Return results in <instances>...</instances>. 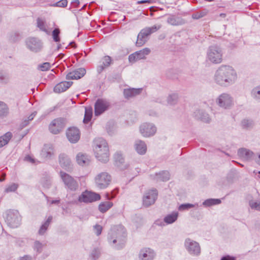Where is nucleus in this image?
<instances>
[{"instance_id":"obj_6","label":"nucleus","mask_w":260,"mask_h":260,"mask_svg":"<svg viewBox=\"0 0 260 260\" xmlns=\"http://www.w3.org/2000/svg\"><path fill=\"white\" fill-rule=\"evenodd\" d=\"M222 53L220 47L217 46L210 47L207 52L208 59L213 63H220L222 61Z\"/></svg>"},{"instance_id":"obj_60","label":"nucleus","mask_w":260,"mask_h":260,"mask_svg":"<svg viewBox=\"0 0 260 260\" xmlns=\"http://www.w3.org/2000/svg\"><path fill=\"white\" fill-rule=\"evenodd\" d=\"M29 122V121L27 119L24 120L20 125L21 128H23L26 126H27Z\"/></svg>"},{"instance_id":"obj_37","label":"nucleus","mask_w":260,"mask_h":260,"mask_svg":"<svg viewBox=\"0 0 260 260\" xmlns=\"http://www.w3.org/2000/svg\"><path fill=\"white\" fill-rule=\"evenodd\" d=\"M10 75L9 74L4 71H0V83L1 84H7L10 81Z\"/></svg>"},{"instance_id":"obj_14","label":"nucleus","mask_w":260,"mask_h":260,"mask_svg":"<svg viewBox=\"0 0 260 260\" xmlns=\"http://www.w3.org/2000/svg\"><path fill=\"white\" fill-rule=\"evenodd\" d=\"M140 131L143 136L149 137L155 134L156 127L152 123H144L140 126Z\"/></svg>"},{"instance_id":"obj_29","label":"nucleus","mask_w":260,"mask_h":260,"mask_svg":"<svg viewBox=\"0 0 260 260\" xmlns=\"http://www.w3.org/2000/svg\"><path fill=\"white\" fill-rule=\"evenodd\" d=\"M37 27L40 30L45 32L47 35H49L50 31L48 29V26L44 18L38 17L37 19Z\"/></svg>"},{"instance_id":"obj_3","label":"nucleus","mask_w":260,"mask_h":260,"mask_svg":"<svg viewBox=\"0 0 260 260\" xmlns=\"http://www.w3.org/2000/svg\"><path fill=\"white\" fill-rule=\"evenodd\" d=\"M126 233L124 228L119 226L117 229V232L112 231L111 235L108 237L109 242H112L113 244L118 242V244L116 246V248H122L125 243Z\"/></svg>"},{"instance_id":"obj_25","label":"nucleus","mask_w":260,"mask_h":260,"mask_svg":"<svg viewBox=\"0 0 260 260\" xmlns=\"http://www.w3.org/2000/svg\"><path fill=\"white\" fill-rule=\"evenodd\" d=\"M70 81L61 82L56 84L54 87V91L56 93H60L67 90L72 84Z\"/></svg>"},{"instance_id":"obj_57","label":"nucleus","mask_w":260,"mask_h":260,"mask_svg":"<svg viewBox=\"0 0 260 260\" xmlns=\"http://www.w3.org/2000/svg\"><path fill=\"white\" fill-rule=\"evenodd\" d=\"M220 260H236V258L228 255L222 256Z\"/></svg>"},{"instance_id":"obj_61","label":"nucleus","mask_w":260,"mask_h":260,"mask_svg":"<svg viewBox=\"0 0 260 260\" xmlns=\"http://www.w3.org/2000/svg\"><path fill=\"white\" fill-rule=\"evenodd\" d=\"M37 114V112L36 111H35L33 113H32L27 118V120L29 121H31L34 118V117H35V116Z\"/></svg>"},{"instance_id":"obj_63","label":"nucleus","mask_w":260,"mask_h":260,"mask_svg":"<svg viewBox=\"0 0 260 260\" xmlns=\"http://www.w3.org/2000/svg\"><path fill=\"white\" fill-rule=\"evenodd\" d=\"M19 260H31V256L26 255L23 257H20Z\"/></svg>"},{"instance_id":"obj_7","label":"nucleus","mask_w":260,"mask_h":260,"mask_svg":"<svg viewBox=\"0 0 260 260\" xmlns=\"http://www.w3.org/2000/svg\"><path fill=\"white\" fill-rule=\"evenodd\" d=\"M216 103L220 107L229 109L234 105V98L230 94L224 92L218 96Z\"/></svg>"},{"instance_id":"obj_34","label":"nucleus","mask_w":260,"mask_h":260,"mask_svg":"<svg viewBox=\"0 0 260 260\" xmlns=\"http://www.w3.org/2000/svg\"><path fill=\"white\" fill-rule=\"evenodd\" d=\"M113 204L110 201L102 202L99 205V210L102 213H105L110 209Z\"/></svg>"},{"instance_id":"obj_50","label":"nucleus","mask_w":260,"mask_h":260,"mask_svg":"<svg viewBox=\"0 0 260 260\" xmlns=\"http://www.w3.org/2000/svg\"><path fill=\"white\" fill-rule=\"evenodd\" d=\"M111 62V58L110 56L107 55L102 58V64L106 68L110 66Z\"/></svg>"},{"instance_id":"obj_15","label":"nucleus","mask_w":260,"mask_h":260,"mask_svg":"<svg viewBox=\"0 0 260 260\" xmlns=\"http://www.w3.org/2000/svg\"><path fill=\"white\" fill-rule=\"evenodd\" d=\"M150 52L151 50L149 48H145L129 55L128 60L130 62H135L139 60L144 59L146 58V56L148 55Z\"/></svg>"},{"instance_id":"obj_27","label":"nucleus","mask_w":260,"mask_h":260,"mask_svg":"<svg viewBox=\"0 0 260 260\" xmlns=\"http://www.w3.org/2000/svg\"><path fill=\"white\" fill-rule=\"evenodd\" d=\"M194 114L197 119H200L203 122L209 123L211 120L209 114L203 110L199 109L196 110Z\"/></svg>"},{"instance_id":"obj_38","label":"nucleus","mask_w":260,"mask_h":260,"mask_svg":"<svg viewBox=\"0 0 260 260\" xmlns=\"http://www.w3.org/2000/svg\"><path fill=\"white\" fill-rule=\"evenodd\" d=\"M252 98L257 102H260V85L253 88L251 91Z\"/></svg>"},{"instance_id":"obj_55","label":"nucleus","mask_w":260,"mask_h":260,"mask_svg":"<svg viewBox=\"0 0 260 260\" xmlns=\"http://www.w3.org/2000/svg\"><path fill=\"white\" fill-rule=\"evenodd\" d=\"M94 231L97 236H99L102 231V227L100 225L96 224L94 226Z\"/></svg>"},{"instance_id":"obj_5","label":"nucleus","mask_w":260,"mask_h":260,"mask_svg":"<svg viewBox=\"0 0 260 260\" xmlns=\"http://www.w3.org/2000/svg\"><path fill=\"white\" fill-rule=\"evenodd\" d=\"M59 174L66 189L73 191L78 189L79 184L74 177L63 171H60Z\"/></svg>"},{"instance_id":"obj_1","label":"nucleus","mask_w":260,"mask_h":260,"mask_svg":"<svg viewBox=\"0 0 260 260\" xmlns=\"http://www.w3.org/2000/svg\"><path fill=\"white\" fill-rule=\"evenodd\" d=\"M237 73L235 70L229 66H221L216 71L214 81L216 83L222 87H228L234 84L237 80Z\"/></svg>"},{"instance_id":"obj_26","label":"nucleus","mask_w":260,"mask_h":260,"mask_svg":"<svg viewBox=\"0 0 260 260\" xmlns=\"http://www.w3.org/2000/svg\"><path fill=\"white\" fill-rule=\"evenodd\" d=\"M54 148L51 144H45L42 150L41 155L45 158H51L54 155Z\"/></svg>"},{"instance_id":"obj_17","label":"nucleus","mask_w":260,"mask_h":260,"mask_svg":"<svg viewBox=\"0 0 260 260\" xmlns=\"http://www.w3.org/2000/svg\"><path fill=\"white\" fill-rule=\"evenodd\" d=\"M26 44L27 48L35 52L40 51L43 47L41 41L36 38L28 39L26 41Z\"/></svg>"},{"instance_id":"obj_21","label":"nucleus","mask_w":260,"mask_h":260,"mask_svg":"<svg viewBox=\"0 0 260 260\" xmlns=\"http://www.w3.org/2000/svg\"><path fill=\"white\" fill-rule=\"evenodd\" d=\"M238 155L242 159L246 161H249L252 159L254 160L255 158V156L252 151L244 148L238 150Z\"/></svg>"},{"instance_id":"obj_19","label":"nucleus","mask_w":260,"mask_h":260,"mask_svg":"<svg viewBox=\"0 0 260 260\" xmlns=\"http://www.w3.org/2000/svg\"><path fill=\"white\" fill-rule=\"evenodd\" d=\"M59 164L61 168L67 171L71 172L73 170V164L71 160L66 154L62 153L59 155Z\"/></svg>"},{"instance_id":"obj_9","label":"nucleus","mask_w":260,"mask_h":260,"mask_svg":"<svg viewBox=\"0 0 260 260\" xmlns=\"http://www.w3.org/2000/svg\"><path fill=\"white\" fill-rule=\"evenodd\" d=\"M184 246L188 252L193 256H199L201 254V247L199 243L190 238H187L184 242Z\"/></svg>"},{"instance_id":"obj_40","label":"nucleus","mask_w":260,"mask_h":260,"mask_svg":"<svg viewBox=\"0 0 260 260\" xmlns=\"http://www.w3.org/2000/svg\"><path fill=\"white\" fill-rule=\"evenodd\" d=\"M46 246V243H42L39 241H36L34 242L33 248L37 254H40L43 251V248Z\"/></svg>"},{"instance_id":"obj_45","label":"nucleus","mask_w":260,"mask_h":260,"mask_svg":"<svg viewBox=\"0 0 260 260\" xmlns=\"http://www.w3.org/2000/svg\"><path fill=\"white\" fill-rule=\"evenodd\" d=\"M18 186H19V185L18 184L15 183H13L8 185L6 187V188L5 189V192L9 193L10 192H14L17 189Z\"/></svg>"},{"instance_id":"obj_54","label":"nucleus","mask_w":260,"mask_h":260,"mask_svg":"<svg viewBox=\"0 0 260 260\" xmlns=\"http://www.w3.org/2000/svg\"><path fill=\"white\" fill-rule=\"evenodd\" d=\"M118 189H114V190H113L111 194H110L109 193H107L106 194V199L108 200H110L112 199H113L114 198H115V197L116 196V194L118 193Z\"/></svg>"},{"instance_id":"obj_52","label":"nucleus","mask_w":260,"mask_h":260,"mask_svg":"<svg viewBox=\"0 0 260 260\" xmlns=\"http://www.w3.org/2000/svg\"><path fill=\"white\" fill-rule=\"evenodd\" d=\"M241 124L243 128H247L252 126L253 122L252 121L244 119L242 121Z\"/></svg>"},{"instance_id":"obj_10","label":"nucleus","mask_w":260,"mask_h":260,"mask_svg":"<svg viewBox=\"0 0 260 260\" xmlns=\"http://www.w3.org/2000/svg\"><path fill=\"white\" fill-rule=\"evenodd\" d=\"M66 126V119L57 118L53 120L49 125V132L54 135L58 134L63 131Z\"/></svg>"},{"instance_id":"obj_20","label":"nucleus","mask_w":260,"mask_h":260,"mask_svg":"<svg viewBox=\"0 0 260 260\" xmlns=\"http://www.w3.org/2000/svg\"><path fill=\"white\" fill-rule=\"evenodd\" d=\"M155 253L153 250L149 248H144L140 251L139 260H153Z\"/></svg>"},{"instance_id":"obj_23","label":"nucleus","mask_w":260,"mask_h":260,"mask_svg":"<svg viewBox=\"0 0 260 260\" xmlns=\"http://www.w3.org/2000/svg\"><path fill=\"white\" fill-rule=\"evenodd\" d=\"M86 74V70L84 68H79L70 72L67 75L68 80H77L83 77Z\"/></svg>"},{"instance_id":"obj_22","label":"nucleus","mask_w":260,"mask_h":260,"mask_svg":"<svg viewBox=\"0 0 260 260\" xmlns=\"http://www.w3.org/2000/svg\"><path fill=\"white\" fill-rule=\"evenodd\" d=\"M76 159L77 163L82 167L89 166L91 161L90 157L82 152H79L77 154Z\"/></svg>"},{"instance_id":"obj_8","label":"nucleus","mask_w":260,"mask_h":260,"mask_svg":"<svg viewBox=\"0 0 260 260\" xmlns=\"http://www.w3.org/2000/svg\"><path fill=\"white\" fill-rule=\"evenodd\" d=\"M96 186L101 189L107 188L111 181V176L107 172H102L94 179Z\"/></svg>"},{"instance_id":"obj_31","label":"nucleus","mask_w":260,"mask_h":260,"mask_svg":"<svg viewBox=\"0 0 260 260\" xmlns=\"http://www.w3.org/2000/svg\"><path fill=\"white\" fill-rule=\"evenodd\" d=\"M12 137V133L10 132H8L0 137V148L8 144Z\"/></svg>"},{"instance_id":"obj_62","label":"nucleus","mask_w":260,"mask_h":260,"mask_svg":"<svg viewBox=\"0 0 260 260\" xmlns=\"http://www.w3.org/2000/svg\"><path fill=\"white\" fill-rule=\"evenodd\" d=\"M46 198L47 199L48 202L50 203V204H57L60 202L59 200H52L50 202L47 197H46Z\"/></svg>"},{"instance_id":"obj_30","label":"nucleus","mask_w":260,"mask_h":260,"mask_svg":"<svg viewBox=\"0 0 260 260\" xmlns=\"http://www.w3.org/2000/svg\"><path fill=\"white\" fill-rule=\"evenodd\" d=\"M142 91V88H128L123 91L124 96L126 99H129L139 94Z\"/></svg>"},{"instance_id":"obj_12","label":"nucleus","mask_w":260,"mask_h":260,"mask_svg":"<svg viewBox=\"0 0 260 260\" xmlns=\"http://www.w3.org/2000/svg\"><path fill=\"white\" fill-rule=\"evenodd\" d=\"M158 195L156 189L147 190L143 198V204L145 207H148L154 204Z\"/></svg>"},{"instance_id":"obj_44","label":"nucleus","mask_w":260,"mask_h":260,"mask_svg":"<svg viewBox=\"0 0 260 260\" xmlns=\"http://www.w3.org/2000/svg\"><path fill=\"white\" fill-rule=\"evenodd\" d=\"M198 207V204H189V203L183 204L179 206L178 210L180 211H184V210H188L191 208Z\"/></svg>"},{"instance_id":"obj_13","label":"nucleus","mask_w":260,"mask_h":260,"mask_svg":"<svg viewBox=\"0 0 260 260\" xmlns=\"http://www.w3.org/2000/svg\"><path fill=\"white\" fill-rule=\"evenodd\" d=\"M6 221L10 227L17 228L20 224V217L18 212H10L7 214Z\"/></svg>"},{"instance_id":"obj_11","label":"nucleus","mask_w":260,"mask_h":260,"mask_svg":"<svg viewBox=\"0 0 260 260\" xmlns=\"http://www.w3.org/2000/svg\"><path fill=\"white\" fill-rule=\"evenodd\" d=\"M101 199L100 194L90 191L86 190L82 193L78 197V201L85 203H92Z\"/></svg>"},{"instance_id":"obj_48","label":"nucleus","mask_w":260,"mask_h":260,"mask_svg":"<svg viewBox=\"0 0 260 260\" xmlns=\"http://www.w3.org/2000/svg\"><path fill=\"white\" fill-rule=\"evenodd\" d=\"M20 39V35L19 33L16 32L11 33L9 37L10 41L12 42H15L18 41Z\"/></svg>"},{"instance_id":"obj_32","label":"nucleus","mask_w":260,"mask_h":260,"mask_svg":"<svg viewBox=\"0 0 260 260\" xmlns=\"http://www.w3.org/2000/svg\"><path fill=\"white\" fill-rule=\"evenodd\" d=\"M178 217V212L177 211H174L172 213L167 215L164 218V221L167 224H171L174 223L177 220Z\"/></svg>"},{"instance_id":"obj_39","label":"nucleus","mask_w":260,"mask_h":260,"mask_svg":"<svg viewBox=\"0 0 260 260\" xmlns=\"http://www.w3.org/2000/svg\"><path fill=\"white\" fill-rule=\"evenodd\" d=\"M179 96L177 93H174L170 94L167 98V102L168 104L170 105H175L178 102Z\"/></svg>"},{"instance_id":"obj_41","label":"nucleus","mask_w":260,"mask_h":260,"mask_svg":"<svg viewBox=\"0 0 260 260\" xmlns=\"http://www.w3.org/2000/svg\"><path fill=\"white\" fill-rule=\"evenodd\" d=\"M92 109L91 108H85V111L84 114V117L83 119V122L84 123H87L89 122L92 118Z\"/></svg>"},{"instance_id":"obj_58","label":"nucleus","mask_w":260,"mask_h":260,"mask_svg":"<svg viewBox=\"0 0 260 260\" xmlns=\"http://www.w3.org/2000/svg\"><path fill=\"white\" fill-rule=\"evenodd\" d=\"M106 67H105L103 64L99 65L97 67V72L98 73L100 74L106 68Z\"/></svg>"},{"instance_id":"obj_35","label":"nucleus","mask_w":260,"mask_h":260,"mask_svg":"<svg viewBox=\"0 0 260 260\" xmlns=\"http://www.w3.org/2000/svg\"><path fill=\"white\" fill-rule=\"evenodd\" d=\"M52 220V217L51 216H49L46 221L41 225L38 231V234L40 235H43L45 234Z\"/></svg>"},{"instance_id":"obj_47","label":"nucleus","mask_w":260,"mask_h":260,"mask_svg":"<svg viewBox=\"0 0 260 260\" xmlns=\"http://www.w3.org/2000/svg\"><path fill=\"white\" fill-rule=\"evenodd\" d=\"M60 33V29L58 28H55L52 32L53 41L55 42H60L59 34Z\"/></svg>"},{"instance_id":"obj_46","label":"nucleus","mask_w":260,"mask_h":260,"mask_svg":"<svg viewBox=\"0 0 260 260\" xmlns=\"http://www.w3.org/2000/svg\"><path fill=\"white\" fill-rule=\"evenodd\" d=\"M249 205L252 209L260 211V200L257 201L250 200L249 201Z\"/></svg>"},{"instance_id":"obj_24","label":"nucleus","mask_w":260,"mask_h":260,"mask_svg":"<svg viewBox=\"0 0 260 260\" xmlns=\"http://www.w3.org/2000/svg\"><path fill=\"white\" fill-rule=\"evenodd\" d=\"M170 174L168 171H162L158 173L151 175V178L156 181H167L170 179Z\"/></svg>"},{"instance_id":"obj_43","label":"nucleus","mask_w":260,"mask_h":260,"mask_svg":"<svg viewBox=\"0 0 260 260\" xmlns=\"http://www.w3.org/2000/svg\"><path fill=\"white\" fill-rule=\"evenodd\" d=\"M208 12L206 9H204L199 12L194 13L192 15V18L194 19H199L206 16Z\"/></svg>"},{"instance_id":"obj_33","label":"nucleus","mask_w":260,"mask_h":260,"mask_svg":"<svg viewBox=\"0 0 260 260\" xmlns=\"http://www.w3.org/2000/svg\"><path fill=\"white\" fill-rule=\"evenodd\" d=\"M167 22L172 25H179L184 23L182 19L177 18L174 15H170L168 17Z\"/></svg>"},{"instance_id":"obj_4","label":"nucleus","mask_w":260,"mask_h":260,"mask_svg":"<svg viewBox=\"0 0 260 260\" xmlns=\"http://www.w3.org/2000/svg\"><path fill=\"white\" fill-rule=\"evenodd\" d=\"M160 28V25H154L151 27H146L142 29L137 37L136 45L141 47L144 45L148 40V37L151 34L156 31Z\"/></svg>"},{"instance_id":"obj_49","label":"nucleus","mask_w":260,"mask_h":260,"mask_svg":"<svg viewBox=\"0 0 260 260\" xmlns=\"http://www.w3.org/2000/svg\"><path fill=\"white\" fill-rule=\"evenodd\" d=\"M67 5H68V1L67 0H60L54 4H53L52 6L53 7L64 8V7H67Z\"/></svg>"},{"instance_id":"obj_59","label":"nucleus","mask_w":260,"mask_h":260,"mask_svg":"<svg viewBox=\"0 0 260 260\" xmlns=\"http://www.w3.org/2000/svg\"><path fill=\"white\" fill-rule=\"evenodd\" d=\"M25 160H26L27 161H29L32 164H34L35 161V159L32 158L29 155H27L25 157Z\"/></svg>"},{"instance_id":"obj_16","label":"nucleus","mask_w":260,"mask_h":260,"mask_svg":"<svg viewBox=\"0 0 260 260\" xmlns=\"http://www.w3.org/2000/svg\"><path fill=\"white\" fill-rule=\"evenodd\" d=\"M109 103L103 99H98L94 105V114L99 116L106 111L109 107Z\"/></svg>"},{"instance_id":"obj_18","label":"nucleus","mask_w":260,"mask_h":260,"mask_svg":"<svg viewBox=\"0 0 260 260\" xmlns=\"http://www.w3.org/2000/svg\"><path fill=\"white\" fill-rule=\"evenodd\" d=\"M66 136L68 140L71 143H76L80 138V132L77 127H72L67 129Z\"/></svg>"},{"instance_id":"obj_53","label":"nucleus","mask_w":260,"mask_h":260,"mask_svg":"<svg viewBox=\"0 0 260 260\" xmlns=\"http://www.w3.org/2000/svg\"><path fill=\"white\" fill-rule=\"evenodd\" d=\"M51 68L50 63L46 62L39 66V69L42 71H46L49 70Z\"/></svg>"},{"instance_id":"obj_36","label":"nucleus","mask_w":260,"mask_h":260,"mask_svg":"<svg viewBox=\"0 0 260 260\" xmlns=\"http://www.w3.org/2000/svg\"><path fill=\"white\" fill-rule=\"evenodd\" d=\"M8 114L9 108L7 105L5 103L0 101V118L5 117Z\"/></svg>"},{"instance_id":"obj_64","label":"nucleus","mask_w":260,"mask_h":260,"mask_svg":"<svg viewBox=\"0 0 260 260\" xmlns=\"http://www.w3.org/2000/svg\"><path fill=\"white\" fill-rule=\"evenodd\" d=\"M254 160L258 165H260V153L257 156H255Z\"/></svg>"},{"instance_id":"obj_42","label":"nucleus","mask_w":260,"mask_h":260,"mask_svg":"<svg viewBox=\"0 0 260 260\" xmlns=\"http://www.w3.org/2000/svg\"><path fill=\"white\" fill-rule=\"evenodd\" d=\"M221 203L220 199H209L206 200L203 203V205L206 207H210L213 205H218Z\"/></svg>"},{"instance_id":"obj_2","label":"nucleus","mask_w":260,"mask_h":260,"mask_svg":"<svg viewBox=\"0 0 260 260\" xmlns=\"http://www.w3.org/2000/svg\"><path fill=\"white\" fill-rule=\"evenodd\" d=\"M94 151L96 158L100 161L107 162L109 160V150L107 142L102 138L94 141Z\"/></svg>"},{"instance_id":"obj_51","label":"nucleus","mask_w":260,"mask_h":260,"mask_svg":"<svg viewBox=\"0 0 260 260\" xmlns=\"http://www.w3.org/2000/svg\"><path fill=\"white\" fill-rule=\"evenodd\" d=\"M100 254V250L98 248H94L92 250L90 256L94 260H96L99 257Z\"/></svg>"},{"instance_id":"obj_56","label":"nucleus","mask_w":260,"mask_h":260,"mask_svg":"<svg viewBox=\"0 0 260 260\" xmlns=\"http://www.w3.org/2000/svg\"><path fill=\"white\" fill-rule=\"evenodd\" d=\"M114 158L116 161H119L120 163L122 162L123 160L122 155L119 153H116L114 155Z\"/></svg>"},{"instance_id":"obj_28","label":"nucleus","mask_w":260,"mask_h":260,"mask_svg":"<svg viewBox=\"0 0 260 260\" xmlns=\"http://www.w3.org/2000/svg\"><path fill=\"white\" fill-rule=\"evenodd\" d=\"M135 148L138 153L143 155L147 151V146L145 143L141 140H136L135 143Z\"/></svg>"}]
</instances>
